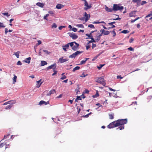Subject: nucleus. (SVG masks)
<instances>
[{
  "label": "nucleus",
  "instance_id": "obj_50",
  "mask_svg": "<svg viewBox=\"0 0 152 152\" xmlns=\"http://www.w3.org/2000/svg\"><path fill=\"white\" fill-rule=\"evenodd\" d=\"M9 135H10L9 134L4 135V138L3 139V140L6 139L9 136Z\"/></svg>",
  "mask_w": 152,
  "mask_h": 152
},
{
  "label": "nucleus",
  "instance_id": "obj_64",
  "mask_svg": "<svg viewBox=\"0 0 152 152\" xmlns=\"http://www.w3.org/2000/svg\"><path fill=\"white\" fill-rule=\"evenodd\" d=\"M96 47V45L95 44H92V49H93L94 48Z\"/></svg>",
  "mask_w": 152,
  "mask_h": 152
},
{
  "label": "nucleus",
  "instance_id": "obj_31",
  "mask_svg": "<svg viewBox=\"0 0 152 152\" xmlns=\"http://www.w3.org/2000/svg\"><path fill=\"white\" fill-rule=\"evenodd\" d=\"M129 31L127 30H124L121 31V33L124 34H126L129 33Z\"/></svg>",
  "mask_w": 152,
  "mask_h": 152
},
{
  "label": "nucleus",
  "instance_id": "obj_10",
  "mask_svg": "<svg viewBox=\"0 0 152 152\" xmlns=\"http://www.w3.org/2000/svg\"><path fill=\"white\" fill-rule=\"evenodd\" d=\"M56 64H54L51 65L48 67L46 69L47 70H48V69H53L54 70L56 69Z\"/></svg>",
  "mask_w": 152,
  "mask_h": 152
},
{
  "label": "nucleus",
  "instance_id": "obj_14",
  "mask_svg": "<svg viewBox=\"0 0 152 152\" xmlns=\"http://www.w3.org/2000/svg\"><path fill=\"white\" fill-rule=\"evenodd\" d=\"M49 104V102L48 101L46 102L44 101L41 100L39 102V104H40V105H41L43 104L46 105L47 104Z\"/></svg>",
  "mask_w": 152,
  "mask_h": 152
},
{
  "label": "nucleus",
  "instance_id": "obj_35",
  "mask_svg": "<svg viewBox=\"0 0 152 152\" xmlns=\"http://www.w3.org/2000/svg\"><path fill=\"white\" fill-rule=\"evenodd\" d=\"M115 30V29H113V31H110V32H112V33H113V37H115V36L116 35V34L115 32V31H114Z\"/></svg>",
  "mask_w": 152,
  "mask_h": 152
},
{
  "label": "nucleus",
  "instance_id": "obj_18",
  "mask_svg": "<svg viewBox=\"0 0 152 152\" xmlns=\"http://www.w3.org/2000/svg\"><path fill=\"white\" fill-rule=\"evenodd\" d=\"M36 5L37 6H38L39 7L41 8L43 7L44 6V4L41 2H38L36 3Z\"/></svg>",
  "mask_w": 152,
  "mask_h": 152
},
{
  "label": "nucleus",
  "instance_id": "obj_60",
  "mask_svg": "<svg viewBox=\"0 0 152 152\" xmlns=\"http://www.w3.org/2000/svg\"><path fill=\"white\" fill-rule=\"evenodd\" d=\"M64 27V26H60L58 27V29L59 30H61V29Z\"/></svg>",
  "mask_w": 152,
  "mask_h": 152
},
{
  "label": "nucleus",
  "instance_id": "obj_41",
  "mask_svg": "<svg viewBox=\"0 0 152 152\" xmlns=\"http://www.w3.org/2000/svg\"><path fill=\"white\" fill-rule=\"evenodd\" d=\"M86 35L87 36V37H93V36H92V34H91V33H90V34H86Z\"/></svg>",
  "mask_w": 152,
  "mask_h": 152
},
{
  "label": "nucleus",
  "instance_id": "obj_27",
  "mask_svg": "<svg viewBox=\"0 0 152 152\" xmlns=\"http://www.w3.org/2000/svg\"><path fill=\"white\" fill-rule=\"evenodd\" d=\"M76 26L78 27H80L83 28H84L83 25L82 24H78L76 25Z\"/></svg>",
  "mask_w": 152,
  "mask_h": 152
},
{
  "label": "nucleus",
  "instance_id": "obj_29",
  "mask_svg": "<svg viewBox=\"0 0 152 152\" xmlns=\"http://www.w3.org/2000/svg\"><path fill=\"white\" fill-rule=\"evenodd\" d=\"M99 96V93H98V91H97L96 94L95 95H93V97L94 98H96V97H97L98 96Z\"/></svg>",
  "mask_w": 152,
  "mask_h": 152
},
{
  "label": "nucleus",
  "instance_id": "obj_40",
  "mask_svg": "<svg viewBox=\"0 0 152 152\" xmlns=\"http://www.w3.org/2000/svg\"><path fill=\"white\" fill-rule=\"evenodd\" d=\"M57 25L55 23H53V25L51 26V27L52 28H56V27H57Z\"/></svg>",
  "mask_w": 152,
  "mask_h": 152
},
{
  "label": "nucleus",
  "instance_id": "obj_43",
  "mask_svg": "<svg viewBox=\"0 0 152 152\" xmlns=\"http://www.w3.org/2000/svg\"><path fill=\"white\" fill-rule=\"evenodd\" d=\"M99 56V55H97L95 57H94L92 59V61H95Z\"/></svg>",
  "mask_w": 152,
  "mask_h": 152
},
{
  "label": "nucleus",
  "instance_id": "obj_63",
  "mask_svg": "<svg viewBox=\"0 0 152 152\" xmlns=\"http://www.w3.org/2000/svg\"><path fill=\"white\" fill-rule=\"evenodd\" d=\"M8 32V29L6 28L5 29V34H7V33Z\"/></svg>",
  "mask_w": 152,
  "mask_h": 152
},
{
  "label": "nucleus",
  "instance_id": "obj_28",
  "mask_svg": "<svg viewBox=\"0 0 152 152\" xmlns=\"http://www.w3.org/2000/svg\"><path fill=\"white\" fill-rule=\"evenodd\" d=\"M20 53V52L18 51L15 53V55L16 56L17 58H19V57Z\"/></svg>",
  "mask_w": 152,
  "mask_h": 152
},
{
  "label": "nucleus",
  "instance_id": "obj_21",
  "mask_svg": "<svg viewBox=\"0 0 152 152\" xmlns=\"http://www.w3.org/2000/svg\"><path fill=\"white\" fill-rule=\"evenodd\" d=\"M105 10L108 12H112L113 10V9L109 8L108 7H106L105 8Z\"/></svg>",
  "mask_w": 152,
  "mask_h": 152
},
{
  "label": "nucleus",
  "instance_id": "obj_54",
  "mask_svg": "<svg viewBox=\"0 0 152 152\" xmlns=\"http://www.w3.org/2000/svg\"><path fill=\"white\" fill-rule=\"evenodd\" d=\"M88 75L86 74V75H85L84 74V73H83L81 75V76H80V77H85L86 76H87Z\"/></svg>",
  "mask_w": 152,
  "mask_h": 152
},
{
  "label": "nucleus",
  "instance_id": "obj_4",
  "mask_svg": "<svg viewBox=\"0 0 152 152\" xmlns=\"http://www.w3.org/2000/svg\"><path fill=\"white\" fill-rule=\"evenodd\" d=\"M71 42L73 43V45L72 47V49L74 51L77 50L79 48V44L76 42Z\"/></svg>",
  "mask_w": 152,
  "mask_h": 152
},
{
  "label": "nucleus",
  "instance_id": "obj_19",
  "mask_svg": "<svg viewBox=\"0 0 152 152\" xmlns=\"http://www.w3.org/2000/svg\"><path fill=\"white\" fill-rule=\"evenodd\" d=\"M63 7V5L60 4H57L56 6V8L58 9H60Z\"/></svg>",
  "mask_w": 152,
  "mask_h": 152
},
{
  "label": "nucleus",
  "instance_id": "obj_30",
  "mask_svg": "<svg viewBox=\"0 0 152 152\" xmlns=\"http://www.w3.org/2000/svg\"><path fill=\"white\" fill-rule=\"evenodd\" d=\"M140 18L139 17H138L137 18L135 19L134 20H131V23H133L135 21H136L137 20H138V19H139Z\"/></svg>",
  "mask_w": 152,
  "mask_h": 152
},
{
  "label": "nucleus",
  "instance_id": "obj_52",
  "mask_svg": "<svg viewBox=\"0 0 152 152\" xmlns=\"http://www.w3.org/2000/svg\"><path fill=\"white\" fill-rule=\"evenodd\" d=\"M72 30L73 31L75 32H76L77 31V29L75 28H73Z\"/></svg>",
  "mask_w": 152,
  "mask_h": 152
},
{
  "label": "nucleus",
  "instance_id": "obj_51",
  "mask_svg": "<svg viewBox=\"0 0 152 152\" xmlns=\"http://www.w3.org/2000/svg\"><path fill=\"white\" fill-rule=\"evenodd\" d=\"M152 16V14L150 13V14L147 15L146 17H145V18H148V17H151V16Z\"/></svg>",
  "mask_w": 152,
  "mask_h": 152
},
{
  "label": "nucleus",
  "instance_id": "obj_59",
  "mask_svg": "<svg viewBox=\"0 0 152 152\" xmlns=\"http://www.w3.org/2000/svg\"><path fill=\"white\" fill-rule=\"evenodd\" d=\"M134 40V39L133 38H132L130 39L129 42L130 43H132L133 42Z\"/></svg>",
  "mask_w": 152,
  "mask_h": 152
},
{
  "label": "nucleus",
  "instance_id": "obj_58",
  "mask_svg": "<svg viewBox=\"0 0 152 152\" xmlns=\"http://www.w3.org/2000/svg\"><path fill=\"white\" fill-rule=\"evenodd\" d=\"M54 73L52 75V76H53V75H56L57 74V71L54 70Z\"/></svg>",
  "mask_w": 152,
  "mask_h": 152
},
{
  "label": "nucleus",
  "instance_id": "obj_17",
  "mask_svg": "<svg viewBox=\"0 0 152 152\" xmlns=\"http://www.w3.org/2000/svg\"><path fill=\"white\" fill-rule=\"evenodd\" d=\"M41 80H40L39 81H37V84H36L37 87L39 88V87H40V86L42 84V82L40 83L41 82Z\"/></svg>",
  "mask_w": 152,
  "mask_h": 152
},
{
  "label": "nucleus",
  "instance_id": "obj_12",
  "mask_svg": "<svg viewBox=\"0 0 152 152\" xmlns=\"http://www.w3.org/2000/svg\"><path fill=\"white\" fill-rule=\"evenodd\" d=\"M84 16L86 17L85 21L86 22L89 20V18L90 17V14H87L86 12H85L84 13Z\"/></svg>",
  "mask_w": 152,
  "mask_h": 152
},
{
  "label": "nucleus",
  "instance_id": "obj_53",
  "mask_svg": "<svg viewBox=\"0 0 152 152\" xmlns=\"http://www.w3.org/2000/svg\"><path fill=\"white\" fill-rule=\"evenodd\" d=\"M6 143H2L0 144V147H2Z\"/></svg>",
  "mask_w": 152,
  "mask_h": 152
},
{
  "label": "nucleus",
  "instance_id": "obj_46",
  "mask_svg": "<svg viewBox=\"0 0 152 152\" xmlns=\"http://www.w3.org/2000/svg\"><path fill=\"white\" fill-rule=\"evenodd\" d=\"M90 38L91 39V42H95L96 41L94 40V38L93 37H90Z\"/></svg>",
  "mask_w": 152,
  "mask_h": 152
},
{
  "label": "nucleus",
  "instance_id": "obj_57",
  "mask_svg": "<svg viewBox=\"0 0 152 152\" xmlns=\"http://www.w3.org/2000/svg\"><path fill=\"white\" fill-rule=\"evenodd\" d=\"M17 64L18 65H22V63L20 61H19L17 62Z\"/></svg>",
  "mask_w": 152,
  "mask_h": 152
},
{
  "label": "nucleus",
  "instance_id": "obj_36",
  "mask_svg": "<svg viewBox=\"0 0 152 152\" xmlns=\"http://www.w3.org/2000/svg\"><path fill=\"white\" fill-rule=\"evenodd\" d=\"M105 64H100L99 66L97 67V68L99 69H101L103 66Z\"/></svg>",
  "mask_w": 152,
  "mask_h": 152
},
{
  "label": "nucleus",
  "instance_id": "obj_39",
  "mask_svg": "<svg viewBox=\"0 0 152 152\" xmlns=\"http://www.w3.org/2000/svg\"><path fill=\"white\" fill-rule=\"evenodd\" d=\"M86 61L84 59V60H82L80 61V64H81V65L83 64H85L86 63Z\"/></svg>",
  "mask_w": 152,
  "mask_h": 152
},
{
  "label": "nucleus",
  "instance_id": "obj_42",
  "mask_svg": "<svg viewBox=\"0 0 152 152\" xmlns=\"http://www.w3.org/2000/svg\"><path fill=\"white\" fill-rule=\"evenodd\" d=\"M109 116L110 119H113L114 118L113 115L109 114Z\"/></svg>",
  "mask_w": 152,
  "mask_h": 152
},
{
  "label": "nucleus",
  "instance_id": "obj_11",
  "mask_svg": "<svg viewBox=\"0 0 152 152\" xmlns=\"http://www.w3.org/2000/svg\"><path fill=\"white\" fill-rule=\"evenodd\" d=\"M84 4L85 6L86 7L84 8V10H86L88 9H89L91 7V4H90L89 5H88L87 2H86V3H84Z\"/></svg>",
  "mask_w": 152,
  "mask_h": 152
},
{
  "label": "nucleus",
  "instance_id": "obj_62",
  "mask_svg": "<svg viewBox=\"0 0 152 152\" xmlns=\"http://www.w3.org/2000/svg\"><path fill=\"white\" fill-rule=\"evenodd\" d=\"M117 78L118 79H122L123 78V77H121L120 75H118L117 76Z\"/></svg>",
  "mask_w": 152,
  "mask_h": 152
},
{
  "label": "nucleus",
  "instance_id": "obj_7",
  "mask_svg": "<svg viewBox=\"0 0 152 152\" xmlns=\"http://www.w3.org/2000/svg\"><path fill=\"white\" fill-rule=\"evenodd\" d=\"M116 121H114L111 123H110L109 125H108L107 126V127L108 128H109L110 129H111L112 128H113L116 127L117 126H116Z\"/></svg>",
  "mask_w": 152,
  "mask_h": 152
},
{
  "label": "nucleus",
  "instance_id": "obj_5",
  "mask_svg": "<svg viewBox=\"0 0 152 152\" xmlns=\"http://www.w3.org/2000/svg\"><path fill=\"white\" fill-rule=\"evenodd\" d=\"M82 53V51H77L73 53L72 55L69 56V57L72 58H75L77 56L80 54Z\"/></svg>",
  "mask_w": 152,
  "mask_h": 152
},
{
  "label": "nucleus",
  "instance_id": "obj_25",
  "mask_svg": "<svg viewBox=\"0 0 152 152\" xmlns=\"http://www.w3.org/2000/svg\"><path fill=\"white\" fill-rule=\"evenodd\" d=\"M12 106V104H11L6 106L5 109L6 110L9 109Z\"/></svg>",
  "mask_w": 152,
  "mask_h": 152
},
{
  "label": "nucleus",
  "instance_id": "obj_34",
  "mask_svg": "<svg viewBox=\"0 0 152 152\" xmlns=\"http://www.w3.org/2000/svg\"><path fill=\"white\" fill-rule=\"evenodd\" d=\"M141 1V0H133L132 1L133 2H137V3H138L140 2Z\"/></svg>",
  "mask_w": 152,
  "mask_h": 152
},
{
  "label": "nucleus",
  "instance_id": "obj_9",
  "mask_svg": "<svg viewBox=\"0 0 152 152\" xmlns=\"http://www.w3.org/2000/svg\"><path fill=\"white\" fill-rule=\"evenodd\" d=\"M68 34H69V36L74 39H75L78 37L77 36L75 33H69Z\"/></svg>",
  "mask_w": 152,
  "mask_h": 152
},
{
  "label": "nucleus",
  "instance_id": "obj_26",
  "mask_svg": "<svg viewBox=\"0 0 152 152\" xmlns=\"http://www.w3.org/2000/svg\"><path fill=\"white\" fill-rule=\"evenodd\" d=\"M64 73H63L61 74L62 77L61 78V80H63L66 78V76L64 75Z\"/></svg>",
  "mask_w": 152,
  "mask_h": 152
},
{
  "label": "nucleus",
  "instance_id": "obj_32",
  "mask_svg": "<svg viewBox=\"0 0 152 152\" xmlns=\"http://www.w3.org/2000/svg\"><path fill=\"white\" fill-rule=\"evenodd\" d=\"M110 26H111V27H109L107 28V29L108 30H110L111 28H115V26L114 25H110Z\"/></svg>",
  "mask_w": 152,
  "mask_h": 152
},
{
  "label": "nucleus",
  "instance_id": "obj_49",
  "mask_svg": "<svg viewBox=\"0 0 152 152\" xmlns=\"http://www.w3.org/2000/svg\"><path fill=\"white\" fill-rule=\"evenodd\" d=\"M121 18H116L112 19L111 20H120Z\"/></svg>",
  "mask_w": 152,
  "mask_h": 152
},
{
  "label": "nucleus",
  "instance_id": "obj_22",
  "mask_svg": "<svg viewBox=\"0 0 152 152\" xmlns=\"http://www.w3.org/2000/svg\"><path fill=\"white\" fill-rule=\"evenodd\" d=\"M47 64V63L45 61H42L40 64V66H43Z\"/></svg>",
  "mask_w": 152,
  "mask_h": 152
},
{
  "label": "nucleus",
  "instance_id": "obj_61",
  "mask_svg": "<svg viewBox=\"0 0 152 152\" xmlns=\"http://www.w3.org/2000/svg\"><path fill=\"white\" fill-rule=\"evenodd\" d=\"M77 98L78 99V100H81V98L80 96H77Z\"/></svg>",
  "mask_w": 152,
  "mask_h": 152
},
{
  "label": "nucleus",
  "instance_id": "obj_13",
  "mask_svg": "<svg viewBox=\"0 0 152 152\" xmlns=\"http://www.w3.org/2000/svg\"><path fill=\"white\" fill-rule=\"evenodd\" d=\"M100 32H102V33H103L104 35H106L109 34L110 32L107 31H105L104 29H101Z\"/></svg>",
  "mask_w": 152,
  "mask_h": 152
},
{
  "label": "nucleus",
  "instance_id": "obj_6",
  "mask_svg": "<svg viewBox=\"0 0 152 152\" xmlns=\"http://www.w3.org/2000/svg\"><path fill=\"white\" fill-rule=\"evenodd\" d=\"M73 45L72 42H70L67 43V44L65 45H64L62 46L63 49L65 51H67L66 49H68L69 47V46H72Z\"/></svg>",
  "mask_w": 152,
  "mask_h": 152
},
{
  "label": "nucleus",
  "instance_id": "obj_1",
  "mask_svg": "<svg viewBox=\"0 0 152 152\" xmlns=\"http://www.w3.org/2000/svg\"><path fill=\"white\" fill-rule=\"evenodd\" d=\"M116 121V126H118L120 125L122 126L117 128L116 129L118 130L119 129L120 130H121L124 129V126L123 125L127 123V119H118Z\"/></svg>",
  "mask_w": 152,
  "mask_h": 152
},
{
  "label": "nucleus",
  "instance_id": "obj_2",
  "mask_svg": "<svg viewBox=\"0 0 152 152\" xmlns=\"http://www.w3.org/2000/svg\"><path fill=\"white\" fill-rule=\"evenodd\" d=\"M113 8V10L115 11L120 10L121 12L124 9V7L119 4H114Z\"/></svg>",
  "mask_w": 152,
  "mask_h": 152
},
{
  "label": "nucleus",
  "instance_id": "obj_45",
  "mask_svg": "<svg viewBox=\"0 0 152 152\" xmlns=\"http://www.w3.org/2000/svg\"><path fill=\"white\" fill-rule=\"evenodd\" d=\"M115 21L111 22L110 23H109L108 24L109 25H113L114 24H115Z\"/></svg>",
  "mask_w": 152,
  "mask_h": 152
},
{
  "label": "nucleus",
  "instance_id": "obj_20",
  "mask_svg": "<svg viewBox=\"0 0 152 152\" xmlns=\"http://www.w3.org/2000/svg\"><path fill=\"white\" fill-rule=\"evenodd\" d=\"M31 59V58L30 57H28V58H26L24 61L25 62L28 63V64H29L30 62V60Z\"/></svg>",
  "mask_w": 152,
  "mask_h": 152
},
{
  "label": "nucleus",
  "instance_id": "obj_44",
  "mask_svg": "<svg viewBox=\"0 0 152 152\" xmlns=\"http://www.w3.org/2000/svg\"><path fill=\"white\" fill-rule=\"evenodd\" d=\"M5 26L4 25L3 23L0 22V27L4 28Z\"/></svg>",
  "mask_w": 152,
  "mask_h": 152
},
{
  "label": "nucleus",
  "instance_id": "obj_8",
  "mask_svg": "<svg viewBox=\"0 0 152 152\" xmlns=\"http://www.w3.org/2000/svg\"><path fill=\"white\" fill-rule=\"evenodd\" d=\"M64 57H63L59 58L58 60L59 62L60 63H63L68 61L69 59L68 58H64Z\"/></svg>",
  "mask_w": 152,
  "mask_h": 152
},
{
  "label": "nucleus",
  "instance_id": "obj_48",
  "mask_svg": "<svg viewBox=\"0 0 152 152\" xmlns=\"http://www.w3.org/2000/svg\"><path fill=\"white\" fill-rule=\"evenodd\" d=\"M147 2L145 1H142L141 5H143L146 3Z\"/></svg>",
  "mask_w": 152,
  "mask_h": 152
},
{
  "label": "nucleus",
  "instance_id": "obj_3",
  "mask_svg": "<svg viewBox=\"0 0 152 152\" xmlns=\"http://www.w3.org/2000/svg\"><path fill=\"white\" fill-rule=\"evenodd\" d=\"M96 81V82L102 84L103 86H105V83L104 81L103 77L97 78Z\"/></svg>",
  "mask_w": 152,
  "mask_h": 152
},
{
  "label": "nucleus",
  "instance_id": "obj_38",
  "mask_svg": "<svg viewBox=\"0 0 152 152\" xmlns=\"http://www.w3.org/2000/svg\"><path fill=\"white\" fill-rule=\"evenodd\" d=\"M43 51L45 52V53L49 54L50 53V52H48V50H43Z\"/></svg>",
  "mask_w": 152,
  "mask_h": 152
},
{
  "label": "nucleus",
  "instance_id": "obj_55",
  "mask_svg": "<svg viewBox=\"0 0 152 152\" xmlns=\"http://www.w3.org/2000/svg\"><path fill=\"white\" fill-rule=\"evenodd\" d=\"M48 13L51 14H54V11H49L48 12Z\"/></svg>",
  "mask_w": 152,
  "mask_h": 152
},
{
  "label": "nucleus",
  "instance_id": "obj_33",
  "mask_svg": "<svg viewBox=\"0 0 152 152\" xmlns=\"http://www.w3.org/2000/svg\"><path fill=\"white\" fill-rule=\"evenodd\" d=\"M88 27L91 28H95L94 26L92 24H89L88 25Z\"/></svg>",
  "mask_w": 152,
  "mask_h": 152
},
{
  "label": "nucleus",
  "instance_id": "obj_37",
  "mask_svg": "<svg viewBox=\"0 0 152 152\" xmlns=\"http://www.w3.org/2000/svg\"><path fill=\"white\" fill-rule=\"evenodd\" d=\"M2 14L5 16H7V17H8L10 16V15L8 14V12H4L2 13Z\"/></svg>",
  "mask_w": 152,
  "mask_h": 152
},
{
  "label": "nucleus",
  "instance_id": "obj_56",
  "mask_svg": "<svg viewBox=\"0 0 152 152\" xmlns=\"http://www.w3.org/2000/svg\"><path fill=\"white\" fill-rule=\"evenodd\" d=\"M128 49L130 51H134V49L131 47H130L128 48Z\"/></svg>",
  "mask_w": 152,
  "mask_h": 152
},
{
  "label": "nucleus",
  "instance_id": "obj_47",
  "mask_svg": "<svg viewBox=\"0 0 152 152\" xmlns=\"http://www.w3.org/2000/svg\"><path fill=\"white\" fill-rule=\"evenodd\" d=\"M14 20V19H10L9 20V21H10V25L11 26H12V24H11V23H12V22Z\"/></svg>",
  "mask_w": 152,
  "mask_h": 152
},
{
  "label": "nucleus",
  "instance_id": "obj_23",
  "mask_svg": "<svg viewBox=\"0 0 152 152\" xmlns=\"http://www.w3.org/2000/svg\"><path fill=\"white\" fill-rule=\"evenodd\" d=\"M13 75L14 77L13 78V83H15L16 82L17 77L15 74H14Z\"/></svg>",
  "mask_w": 152,
  "mask_h": 152
},
{
  "label": "nucleus",
  "instance_id": "obj_15",
  "mask_svg": "<svg viewBox=\"0 0 152 152\" xmlns=\"http://www.w3.org/2000/svg\"><path fill=\"white\" fill-rule=\"evenodd\" d=\"M136 11H132L129 13V16L130 17H134L136 16Z\"/></svg>",
  "mask_w": 152,
  "mask_h": 152
},
{
  "label": "nucleus",
  "instance_id": "obj_24",
  "mask_svg": "<svg viewBox=\"0 0 152 152\" xmlns=\"http://www.w3.org/2000/svg\"><path fill=\"white\" fill-rule=\"evenodd\" d=\"M80 67L79 66H76L75 68L73 69L72 71L73 72H75L76 70L79 69Z\"/></svg>",
  "mask_w": 152,
  "mask_h": 152
},
{
  "label": "nucleus",
  "instance_id": "obj_16",
  "mask_svg": "<svg viewBox=\"0 0 152 152\" xmlns=\"http://www.w3.org/2000/svg\"><path fill=\"white\" fill-rule=\"evenodd\" d=\"M54 93H56L55 90L54 89L52 90L47 94V96H50L51 94H53Z\"/></svg>",
  "mask_w": 152,
  "mask_h": 152
}]
</instances>
